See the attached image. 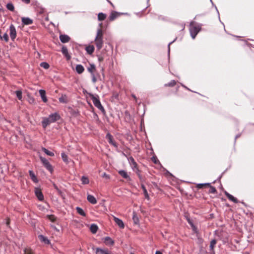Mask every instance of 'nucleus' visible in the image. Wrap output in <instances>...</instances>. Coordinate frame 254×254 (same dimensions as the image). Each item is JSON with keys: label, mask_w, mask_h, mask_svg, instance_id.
Masks as SVG:
<instances>
[{"label": "nucleus", "mask_w": 254, "mask_h": 254, "mask_svg": "<svg viewBox=\"0 0 254 254\" xmlns=\"http://www.w3.org/2000/svg\"><path fill=\"white\" fill-rule=\"evenodd\" d=\"M60 118L61 117L58 113H54L50 115L47 118H44L42 122L43 127L46 128L50 124L56 122L60 120Z\"/></svg>", "instance_id": "nucleus-1"}, {"label": "nucleus", "mask_w": 254, "mask_h": 254, "mask_svg": "<svg viewBox=\"0 0 254 254\" xmlns=\"http://www.w3.org/2000/svg\"><path fill=\"white\" fill-rule=\"evenodd\" d=\"M96 48L100 50L103 46V31L101 28L97 29L96 35L94 40Z\"/></svg>", "instance_id": "nucleus-2"}, {"label": "nucleus", "mask_w": 254, "mask_h": 254, "mask_svg": "<svg viewBox=\"0 0 254 254\" xmlns=\"http://www.w3.org/2000/svg\"><path fill=\"white\" fill-rule=\"evenodd\" d=\"M88 94L91 99H92L93 103L94 105V106L96 107H97L99 110H100L102 113H105V109L101 104L98 95H94L92 93H89Z\"/></svg>", "instance_id": "nucleus-3"}, {"label": "nucleus", "mask_w": 254, "mask_h": 254, "mask_svg": "<svg viewBox=\"0 0 254 254\" xmlns=\"http://www.w3.org/2000/svg\"><path fill=\"white\" fill-rule=\"evenodd\" d=\"M201 29L200 25H193V23L190 24V32L192 39H194L197 33Z\"/></svg>", "instance_id": "nucleus-4"}, {"label": "nucleus", "mask_w": 254, "mask_h": 254, "mask_svg": "<svg viewBox=\"0 0 254 254\" xmlns=\"http://www.w3.org/2000/svg\"><path fill=\"white\" fill-rule=\"evenodd\" d=\"M40 159L42 162L44 167L51 173H52L53 171V168L52 165L50 164L49 162L45 158L40 156Z\"/></svg>", "instance_id": "nucleus-5"}, {"label": "nucleus", "mask_w": 254, "mask_h": 254, "mask_svg": "<svg viewBox=\"0 0 254 254\" xmlns=\"http://www.w3.org/2000/svg\"><path fill=\"white\" fill-rule=\"evenodd\" d=\"M128 161L129 162V164L132 169V170L135 172V173H138L139 171V169L137 168V165L136 162L135 161L134 159L132 157H130L128 158Z\"/></svg>", "instance_id": "nucleus-6"}, {"label": "nucleus", "mask_w": 254, "mask_h": 254, "mask_svg": "<svg viewBox=\"0 0 254 254\" xmlns=\"http://www.w3.org/2000/svg\"><path fill=\"white\" fill-rule=\"evenodd\" d=\"M95 250L96 254H111V252L107 249L96 248Z\"/></svg>", "instance_id": "nucleus-7"}, {"label": "nucleus", "mask_w": 254, "mask_h": 254, "mask_svg": "<svg viewBox=\"0 0 254 254\" xmlns=\"http://www.w3.org/2000/svg\"><path fill=\"white\" fill-rule=\"evenodd\" d=\"M10 36L12 40H14L16 36V31L15 27L11 25L9 27Z\"/></svg>", "instance_id": "nucleus-8"}, {"label": "nucleus", "mask_w": 254, "mask_h": 254, "mask_svg": "<svg viewBox=\"0 0 254 254\" xmlns=\"http://www.w3.org/2000/svg\"><path fill=\"white\" fill-rule=\"evenodd\" d=\"M35 194L40 201H43L44 200V196L41 190L39 188H35Z\"/></svg>", "instance_id": "nucleus-9"}, {"label": "nucleus", "mask_w": 254, "mask_h": 254, "mask_svg": "<svg viewBox=\"0 0 254 254\" xmlns=\"http://www.w3.org/2000/svg\"><path fill=\"white\" fill-rule=\"evenodd\" d=\"M106 139H108V142H109V143L110 144H112V145H113L114 146H115L116 147H118V145L114 141L113 138V136H112V135L110 133H108L106 134Z\"/></svg>", "instance_id": "nucleus-10"}, {"label": "nucleus", "mask_w": 254, "mask_h": 254, "mask_svg": "<svg viewBox=\"0 0 254 254\" xmlns=\"http://www.w3.org/2000/svg\"><path fill=\"white\" fill-rule=\"evenodd\" d=\"M114 220L120 228L123 229L125 227L124 223L121 219L114 216Z\"/></svg>", "instance_id": "nucleus-11"}, {"label": "nucleus", "mask_w": 254, "mask_h": 254, "mask_svg": "<svg viewBox=\"0 0 254 254\" xmlns=\"http://www.w3.org/2000/svg\"><path fill=\"white\" fill-rule=\"evenodd\" d=\"M59 38L61 41L63 43H67L70 40L69 37L68 35L64 34L60 35Z\"/></svg>", "instance_id": "nucleus-12"}, {"label": "nucleus", "mask_w": 254, "mask_h": 254, "mask_svg": "<svg viewBox=\"0 0 254 254\" xmlns=\"http://www.w3.org/2000/svg\"><path fill=\"white\" fill-rule=\"evenodd\" d=\"M62 52L63 54L66 57L67 60L70 59L71 57L68 54L67 49L65 46H63L62 48Z\"/></svg>", "instance_id": "nucleus-13"}, {"label": "nucleus", "mask_w": 254, "mask_h": 254, "mask_svg": "<svg viewBox=\"0 0 254 254\" xmlns=\"http://www.w3.org/2000/svg\"><path fill=\"white\" fill-rule=\"evenodd\" d=\"M225 194L226 195V196L228 197V198L231 201L234 202V203H238V200L236 198H235L234 196H233L232 195L229 193L227 191H225Z\"/></svg>", "instance_id": "nucleus-14"}, {"label": "nucleus", "mask_w": 254, "mask_h": 254, "mask_svg": "<svg viewBox=\"0 0 254 254\" xmlns=\"http://www.w3.org/2000/svg\"><path fill=\"white\" fill-rule=\"evenodd\" d=\"M39 92L42 99V101L46 103L48 100L46 95V91L44 90L40 89L39 91Z\"/></svg>", "instance_id": "nucleus-15"}, {"label": "nucleus", "mask_w": 254, "mask_h": 254, "mask_svg": "<svg viewBox=\"0 0 254 254\" xmlns=\"http://www.w3.org/2000/svg\"><path fill=\"white\" fill-rule=\"evenodd\" d=\"M21 21L24 25H30L33 23V20L28 17H22Z\"/></svg>", "instance_id": "nucleus-16"}, {"label": "nucleus", "mask_w": 254, "mask_h": 254, "mask_svg": "<svg viewBox=\"0 0 254 254\" xmlns=\"http://www.w3.org/2000/svg\"><path fill=\"white\" fill-rule=\"evenodd\" d=\"M87 199L91 204H95L97 203L96 199L92 195L88 194L87 197Z\"/></svg>", "instance_id": "nucleus-17"}, {"label": "nucleus", "mask_w": 254, "mask_h": 254, "mask_svg": "<svg viewBox=\"0 0 254 254\" xmlns=\"http://www.w3.org/2000/svg\"><path fill=\"white\" fill-rule=\"evenodd\" d=\"M104 243L108 246H113L114 244V241L109 237L105 238Z\"/></svg>", "instance_id": "nucleus-18"}, {"label": "nucleus", "mask_w": 254, "mask_h": 254, "mask_svg": "<svg viewBox=\"0 0 254 254\" xmlns=\"http://www.w3.org/2000/svg\"><path fill=\"white\" fill-rule=\"evenodd\" d=\"M75 70L78 74H81L84 71V68L81 64H77L75 67Z\"/></svg>", "instance_id": "nucleus-19"}, {"label": "nucleus", "mask_w": 254, "mask_h": 254, "mask_svg": "<svg viewBox=\"0 0 254 254\" xmlns=\"http://www.w3.org/2000/svg\"><path fill=\"white\" fill-rule=\"evenodd\" d=\"M94 47L93 45H89L85 48V50L88 54L91 55L94 51Z\"/></svg>", "instance_id": "nucleus-20"}, {"label": "nucleus", "mask_w": 254, "mask_h": 254, "mask_svg": "<svg viewBox=\"0 0 254 254\" xmlns=\"http://www.w3.org/2000/svg\"><path fill=\"white\" fill-rule=\"evenodd\" d=\"M39 240L42 242L46 244H50V241L48 240V239L44 237L43 235H40L38 236Z\"/></svg>", "instance_id": "nucleus-21"}, {"label": "nucleus", "mask_w": 254, "mask_h": 254, "mask_svg": "<svg viewBox=\"0 0 254 254\" xmlns=\"http://www.w3.org/2000/svg\"><path fill=\"white\" fill-rule=\"evenodd\" d=\"M88 71L91 74H94L96 71V67L94 64H90L89 66L87 68Z\"/></svg>", "instance_id": "nucleus-22"}, {"label": "nucleus", "mask_w": 254, "mask_h": 254, "mask_svg": "<svg viewBox=\"0 0 254 254\" xmlns=\"http://www.w3.org/2000/svg\"><path fill=\"white\" fill-rule=\"evenodd\" d=\"M119 16L118 12L116 11H113L110 13L109 16V19L111 21H113L115 19Z\"/></svg>", "instance_id": "nucleus-23"}, {"label": "nucleus", "mask_w": 254, "mask_h": 254, "mask_svg": "<svg viewBox=\"0 0 254 254\" xmlns=\"http://www.w3.org/2000/svg\"><path fill=\"white\" fill-rule=\"evenodd\" d=\"M119 174L125 179H130V178L128 175L127 172L124 170L119 171Z\"/></svg>", "instance_id": "nucleus-24"}, {"label": "nucleus", "mask_w": 254, "mask_h": 254, "mask_svg": "<svg viewBox=\"0 0 254 254\" xmlns=\"http://www.w3.org/2000/svg\"><path fill=\"white\" fill-rule=\"evenodd\" d=\"M141 188L143 190V193H144L145 198L146 199H147V200H149L150 199V197H149V194H148V193L147 192V190H146L144 185L143 184H141Z\"/></svg>", "instance_id": "nucleus-25"}, {"label": "nucleus", "mask_w": 254, "mask_h": 254, "mask_svg": "<svg viewBox=\"0 0 254 254\" xmlns=\"http://www.w3.org/2000/svg\"><path fill=\"white\" fill-rule=\"evenodd\" d=\"M59 101L62 103H67L68 102L67 96L65 95H62L61 97L59 98Z\"/></svg>", "instance_id": "nucleus-26"}, {"label": "nucleus", "mask_w": 254, "mask_h": 254, "mask_svg": "<svg viewBox=\"0 0 254 254\" xmlns=\"http://www.w3.org/2000/svg\"><path fill=\"white\" fill-rule=\"evenodd\" d=\"M29 175L30 176V178L31 179V180L35 183H37L38 182V179L36 177V176L35 175L34 173H33V172L32 171V170H30L29 171Z\"/></svg>", "instance_id": "nucleus-27"}, {"label": "nucleus", "mask_w": 254, "mask_h": 254, "mask_svg": "<svg viewBox=\"0 0 254 254\" xmlns=\"http://www.w3.org/2000/svg\"><path fill=\"white\" fill-rule=\"evenodd\" d=\"M76 210L77 211V212L81 216H86V213L84 211V210L80 207H76Z\"/></svg>", "instance_id": "nucleus-28"}, {"label": "nucleus", "mask_w": 254, "mask_h": 254, "mask_svg": "<svg viewBox=\"0 0 254 254\" xmlns=\"http://www.w3.org/2000/svg\"><path fill=\"white\" fill-rule=\"evenodd\" d=\"M106 18V15L102 12L98 14V19L99 21H103Z\"/></svg>", "instance_id": "nucleus-29"}, {"label": "nucleus", "mask_w": 254, "mask_h": 254, "mask_svg": "<svg viewBox=\"0 0 254 254\" xmlns=\"http://www.w3.org/2000/svg\"><path fill=\"white\" fill-rule=\"evenodd\" d=\"M42 150L43 151H44L47 155L50 156H54V153L53 152H51L46 148L44 147L42 148Z\"/></svg>", "instance_id": "nucleus-30"}, {"label": "nucleus", "mask_w": 254, "mask_h": 254, "mask_svg": "<svg viewBox=\"0 0 254 254\" xmlns=\"http://www.w3.org/2000/svg\"><path fill=\"white\" fill-rule=\"evenodd\" d=\"M98 227L95 224H92L90 226V230L93 233H96L98 230Z\"/></svg>", "instance_id": "nucleus-31"}, {"label": "nucleus", "mask_w": 254, "mask_h": 254, "mask_svg": "<svg viewBox=\"0 0 254 254\" xmlns=\"http://www.w3.org/2000/svg\"><path fill=\"white\" fill-rule=\"evenodd\" d=\"M81 181L82 183L84 185L88 184L89 183L88 178L84 176L81 177Z\"/></svg>", "instance_id": "nucleus-32"}, {"label": "nucleus", "mask_w": 254, "mask_h": 254, "mask_svg": "<svg viewBox=\"0 0 254 254\" xmlns=\"http://www.w3.org/2000/svg\"><path fill=\"white\" fill-rule=\"evenodd\" d=\"M176 84V82L175 80H171L170 82L165 84V86L166 87H173Z\"/></svg>", "instance_id": "nucleus-33"}, {"label": "nucleus", "mask_w": 254, "mask_h": 254, "mask_svg": "<svg viewBox=\"0 0 254 254\" xmlns=\"http://www.w3.org/2000/svg\"><path fill=\"white\" fill-rule=\"evenodd\" d=\"M61 156H62L63 160L65 163L67 164L68 163V156L64 152L62 153Z\"/></svg>", "instance_id": "nucleus-34"}, {"label": "nucleus", "mask_w": 254, "mask_h": 254, "mask_svg": "<svg viewBox=\"0 0 254 254\" xmlns=\"http://www.w3.org/2000/svg\"><path fill=\"white\" fill-rule=\"evenodd\" d=\"M47 218L50 220L51 222H54L56 220V217L54 215H47Z\"/></svg>", "instance_id": "nucleus-35"}, {"label": "nucleus", "mask_w": 254, "mask_h": 254, "mask_svg": "<svg viewBox=\"0 0 254 254\" xmlns=\"http://www.w3.org/2000/svg\"><path fill=\"white\" fill-rule=\"evenodd\" d=\"M216 244V241L215 239L212 240L210 242V249L211 251H213L214 248Z\"/></svg>", "instance_id": "nucleus-36"}, {"label": "nucleus", "mask_w": 254, "mask_h": 254, "mask_svg": "<svg viewBox=\"0 0 254 254\" xmlns=\"http://www.w3.org/2000/svg\"><path fill=\"white\" fill-rule=\"evenodd\" d=\"M15 93L17 98L19 100H21L22 98V91L21 90H17L15 91Z\"/></svg>", "instance_id": "nucleus-37"}, {"label": "nucleus", "mask_w": 254, "mask_h": 254, "mask_svg": "<svg viewBox=\"0 0 254 254\" xmlns=\"http://www.w3.org/2000/svg\"><path fill=\"white\" fill-rule=\"evenodd\" d=\"M6 8L11 11H14V5L12 3H8L6 4Z\"/></svg>", "instance_id": "nucleus-38"}, {"label": "nucleus", "mask_w": 254, "mask_h": 254, "mask_svg": "<svg viewBox=\"0 0 254 254\" xmlns=\"http://www.w3.org/2000/svg\"><path fill=\"white\" fill-rule=\"evenodd\" d=\"M208 186L209 187V193H215L216 192L217 190L215 187L211 186L210 184H209V186Z\"/></svg>", "instance_id": "nucleus-39"}, {"label": "nucleus", "mask_w": 254, "mask_h": 254, "mask_svg": "<svg viewBox=\"0 0 254 254\" xmlns=\"http://www.w3.org/2000/svg\"><path fill=\"white\" fill-rule=\"evenodd\" d=\"M0 39L1 40H3L5 42H7L8 41V35L5 33L3 36H0Z\"/></svg>", "instance_id": "nucleus-40"}, {"label": "nucleus", "mask_w": 254, "mask_h": 254, "mask_svg": "<svg viewBox=\"0 0 254 254\" xmlns=\"http://www.w3.org/2000/svg\"><path fill=\"white\" fill-rule=\"evenodd\" d=\"M40 66L45 69H48L49 67V64L46 62H42L40 64Z\"/></svg>", "instance_id": "nucleus-41"}, {"label": "nucleus", "mask_w": 254, "mask_h": 254, "mask_svg": "<svg viewBox=\"0 0 254 254\" xmlns=\"http://www.w3.org/2000/svg\"><path fill=\"white\" fill-rule=\"evenodd\" d=\"M209 186V183H204V184H198L196 185L197 188L200 189L203 188L204 186Z\"/></svg>", "instance_id": "nucleus-42"}, {"label": "nucleus", "mask_w": 254, "mask_h": 254, "mask_svg": "<svg viewBox=\"0 0 254 254\" xmlns=\"http://www.w3.org/2000/svg\"><path fill=\"white\" fill-rule=\"evenodd\" d=\"M24 254H33V252L31 249L26 248L24 250Z\"/></svg>", "instance_id": "nucleus-43"}, {"label": "nucleus", "mask_w": 254, "mask_h": 254, "mask_svg": "<svg viewBox=\"0 0 254 254\" xmlns=\"http://www.w3.org/2000/svg\"><path fill=\"white\" fill-rule=\"evenodd\" d=\"M152 161L155 163L157 164L159 162V161L157 160L156 157L153 156L151 158Z\"/></svg>", "instance_id": "nucleus-44"}, {"label": "nucleus", "mask_w": 254, "mask_h": 254, "mask_svg": "<svg viewBox=\"0 0 254 254\" xmlns=\"http://www.w3.org/2000/svg\"><path fill=\"white\" fill-rule=\"evenodd\" d=\"M91 76H92V81L94 83H96V82L97 81V79H96V77L95 74H92L91 75Z\"/></svg>", "instance_id": "nucleus-45"}, {"label": "nucleus", "mask_w": 254, "mask_h": 254, "mask_svg": "<svg viewBox=\"0 0 254 254\" xmlns=\"http://www.w3.org/2000/svg\"><path fill=\"white\" fill-rule=\"evenodd\" d=\"M102 177H104V178H105L106 179H110V176L109 175L107 174L106 173H104L103 175H102Z\"/></svg>", "instance_id": "nucleus-46"}, {"label": "nucleus", "mask_w": 254, "mask_h": 254, "mask_svg": "<svg viewBox=\"0 0 254 254\" xmlns=\"http://www.w3.org/2000/svg\"><path fill=\"white\" fill-rule=\"evenodd\" d=\"M21 0L22 1V2H23L24 3H25L26 4H28L30 2V0Z\"/></svg>", "instance_id": "nucleus-47"}, {"label": "nucleus", "mask_w": 254, "mask_h": 254, "mask_svg": "<svg viewBox=\"0 0 254 254\" xmlns=\"http://www.w3.org/2000/svg\"><path fill=\"white\" fill-rule=\"evenodd\" d=\"M54 185V188L57 190L58 191H60V190L59 189L58 187H57V186L56 185H55V184L53 185Z\"/></svg>", "instance_id": "nucleus-48"}, {"label": "nucleus", "mask_w": 254, "mask_h": 254, "mask_svg": "<svg viewBox=\"0 0 254 254\" xmlns=\"http://www.w3.org/2000/svg\"><path fill=\"white\" fill-rule=\"evenodd\" d=\"M191 226L192 227L193 231L196 232V228L193 224H191Z\"/></svg>", "instance_id": "nucleus-49"}, {"label": "nucleus", "mask_w": 254, "mask_h": 254, "mask_svg": "<svg viewBox=\"0 0 254 254\" xmlns=\"http://www.w3.org/2000/svg\"><path fill=\"white\" fill-rule=\"evenodd\" d=\"M98 60L100 61V62H102L103 61V58L102 57H98Z\"/></svg>", "instance_id": "nucleus-50"}, {"label": "nucleus", "mask_w": 254, "mask_h": 254, "mask_svg": "<svg viewBox=\"0 0 254 254\" xmlns=\"http://www.w3.org/2000/svg\"><path fill=\"white\" fill-rule=\"evenodd\" d=\"M136 173L138 175V177H139V179H141V175L140 174V171H139L138 172V173Z\"/></svg>", "instance_id": "nucleus-51"}, {"label": "nucleus", "mask_w": 254, "mask_h": 254, "mask_svg": "<svg viewBox=\"0 0 254 254\" xmlns=\"http://www.w3.org/2000/svg\"><path fill=\"white\" fill-rule=\"evenodd\" d=\"M155 254H162V253L160 251H157Z\"/></svg>", "instance_id": "nucleus-52"}, {"label": "nucleus", "mask_w": 254, "mask_h": 254, "mask_svg": "<svg viewBox=\"0 0 254 254\" xmlns=\"http://www.w3.org/2000/svg\"><path fill=\"white\" fill-rule=\"evenodd\" d=\"M185 25L184 24H182L181 25L182 30H184L185 29Z\"/></svg>", "instance_id": "nucleus-53"}, {"label": "nucleus", "mask_w": 254, "mask_h": 254, "mask_svg": "<svg viewBox=\"0 0 254 254\" xmlns=\"http://www.w3.org/2000/svg\"><path fill=\"white\" fill-rule=\"evenodd\" d=\"M9 223H10L9 220V219H7V221H6V225H7V226H8V225H9Z\"/></svg>", "instance_id": "nucleus-54"}, {"label": "nucleus", "mask_w": 254, "mask_h": 254, "mask_svg": "<svg viewBox=\"0 0 254 254\" xmlns=\"http://www.w3.org/2000/svg\"><path fill=\"white\" fill-rule=\"evenodd\" d=\"M172 43V42L170 43L168 45V49H169V51H170V45Z\"/></svg>", "instance_id": "nucleus-55"}, {"label": "nucleus", "mask_w": 254, "mask_h": 254, "mask_svg": "<svg viewBox=\"0 0 254 254\" xmlns=\"http://www.w3.org/2000/svg\"><path fill=\"white\" fill-rule=\"evenodd\" d=\"M132 96L133 97V98L134 99H136V97H135V95H132Z\"/></svg>", "instance_id": "nucleus-56"}, {"label": "nucleus", "mask_w": 254, "mask_h": 254, "mask_svg": "<svg viewBox=\"0 0 254 254\" xmlns=\"http://www.w3.org/2000/svg\"><path fill=\"white\" fill-rule=\"evenodd\" d=\"M108 2H109V3H110L112 5H113V4H112V3L111 1H109V0H108Z\"/></svg>", "instance_id": "nucleus-57"}]
</instances>
